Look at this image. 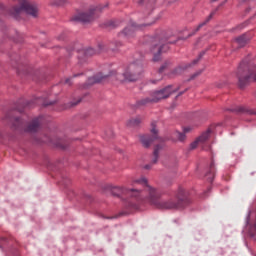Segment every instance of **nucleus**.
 <instances>
[{"label": "nucleus", "instance_id": "nucleus-1", "mask_svg": "<svg viewBox=\"0 0 256 256\" xmlns=\"http://www.w3.org/2000/svg\"><path fill=\"white\" fill-rule=\"evenodd\" d=\"M132 187V189H129L116 186L112 189V195L115 197L126 195L135 199L137 203H150V205H154L158 209H183L186 205H189V197H187V192L183 188H179L176 202L174 199L161 200L159 190L151 187L145 177L133 180Z\"/></svg>", "mask_w": 256, "mask_h": 256}, {"label": "nucleus", "instance_id": "nucleus-2", "mask_svg": "<svg viewBox=\"0 0 256 256\" xmlns=\"http://www.w3.org/2000/svg\"><path fill=\"white\" fill-rule=\"evenodd\" d=\"M141 75H143V63L135 62L130 64L127 70L123 73L111 71L108 77H115L120 83H125V81H137L138 79H141Z\"/></svg>", "mask_w": 256, "mask_h": 256}, {"label": "nucleus", "instance_id": "nucleus-18", "mask_svg": "<svg viewBox=\"0 0 256 256\" xmlns=\"http://www.w3.org/2000/svg\"><path fill=\"white\" fill-rule=\"evenodd\" d=\"M82 55H85V57H93V55H97V53H99V51L93 49V48H88L86 50H83L82 52H80Z\"/></svg>", "mask_w": 256, "mask_h": 256}, {"label": "nucleus", "instance_id": "nucleus-19", "mask_svg": "<svg viewBox=\"0 0 256 256\" xmlns=\"http://www.w3.org/2000/svg\"><path fill=\"white\" fill-rule=\"evenodd\" d=\"M215 15V12H212L209 17L202 23H200L196 29H195V33H197V31H199L202 27H205V25H207L209 23V21H211V19L213 18V16Z\"/></svg>", "mask_w": 256, "mask_h": 256}, {"label": "nucleus", "instance_id": "nucleus-31", "mask_svg": "<svg viewBox=\"0 0 256 256\" xmlns=\"http://www.w3.org/2000/svg\"><path fill=\"white\" fill-rule=\"evenodd\" d=\"M145 169H151V166L146 165V166H145Z\"/></svg>", "mask_w": 256, "mask_h": 256}, {"label": "nucleus", "instance_id": "nucleus-23", "mask_svg": "<svg viewBox=\"0 0 256 256\" xmlns=\"http://www.w3.org/2000/svg\"><path fill=\"white\" fill-rule=\"evenodd\" d=\"M199 75H201V71L194 73V74L191 76V79H195V77H199Z\"/></svg>", "mask_w": 256, "mask_h": 256}, {"label": "nucleus", "instance_id": "nucleus-25", "mask_svg": "<svg viewBox=\"0 0 256 256\" xmlns=\"http://www.w3.org/2000/svg\"><path fill=\"white\" fill-rule=\"evenodd\" d=\"M237 111H238V113H245V108L239 107V108L237 109Z\"/></svg>", "mask_w": 256, "mask_h": 256}, {"label": "nucleus", "instance_id": "nucleus-22", "mask_svg": "<svg viewBox=\"0 0 256 256\" xmlns=\"http://www.w3.org/2000/svg\"><path fill=\"white\" fill-rule=\"evenodd\" d=\"M203 55H205V52L200 53L198 59L193 61V65H196V63H199V60L201 59V57H203Z\"/></svg>", "mask_w": 256, "mask_h": 256}, {"label": "nucleus", "instance_id": "nucleus-5", "mask_svg": "<svg viewBox=\"0 0 256 256\" xmlns=\"http://www.w3.org/2000/svg\"><path fill=\"white\" fill-rule=\"evenodd\" d=\"M27 13V15H31L32 17H37L38 9L37 6L29 0H20V6H14L11 14L14 15V17H17V15H21V13Z\"/></svg>", "mask_w": 256, "mask_h": 256}, {"label": "nucleus", "instance_id": "nucleus-3", "mask_svg": "<svg viewBox=\"0 0 256 256\" xmlns=\"http://www.w3.org/2000/svg\"><path fill=\"white\" fill-rule=\"evenodd\" d=\"M171 93H175L173 86H167L162 90L155 91L151 94L150 97H146L138 101L139 106L149 105V103H159L161 99H167Z\"/></svg>", "mask_w": 256, "mask_h": 256}, {"label": "nucleus", "instance_id": "nucleus-35", "mask_svg": "<svg viewBox=\"0 0 256 256\" xmlns=\"http://www.w3.org/2000/svg\"><path fill=\"white\" fill-rule=\"evenodd\" d=\"M183 92H180V94L179 95H181Z\"/></svg>", "mask_w": 256, "mask_h": 256}, {"label": "nucleus", "instance_id": "nucleus-21", "mask_svg": "<svg viewBox=\"0 0 256 256\" xmlns=\"http://www.w3.org/2000/svg\"><path fill=\"white\" fill-rule=\"evenodd\" d=\"M107 77V76H94L93 78H89V83H101V81H103V79Z\"/></svg>", "mask_w": 256, "mask_h": 256}, {"label": "nucleus", "instance_id": "nucleus-16", "mask_svg": "<svg viewBox=\"0 0 256 256\" xmlns=\"http://www.w3.org/2000/svg\"><path fill=\"white\" fill-rule=\"evenodd\" d=\"M53 145H55L56 147H59L60 149H67V140L63 139V138H58L54 141H52Z\"/></svg>", "mask_w": 256, "mask_h": 256}, {"label": "nucleus", "instance_id": "nucleus-20", "mask_svg": "<svg viewBox=\"0 0 256 256\" xmlns=\"http://www.w3.org/2000/svg\"><path fill=\"white\" fill-rule=\"evenodd\" d=\"M159 151H161V146H156L154 149V158L152 159L153 165L159 161Z\"/></svg>", "mask_w": 256, "mask_h": 256}, {"label": "nucleus", "instance_id": "nucleus-27", "mask_svg": "<svg viewBox=\"0 0 256 256\" xmlns=\"http://www.w3.org/2000/svg\"><path fill=\"white\" fill-rule=\"evenodd\" d=\"M165 65H162L161 67H160V69H159V73L161 74V73H163V71H165Z\"/></svg>", "mask_w": 256, "mask_h": 256}, {"label": "nucleus", "instance_id": "nucleus-6", "mask_svg": "<svg viewBox=\"0 0 256 256\" xmlns=\"http://www.w3.org/2000/svg\"><path fill=\"white\" fill-rule=\"evenodd\" d=\"M103 11L101 6L90 7L88 13H78L71 18V21H78L80 23H91L94 19L99 17V13Z\"/></svg>", "mask_w": 256, "mask_h": 256}, {"label": "nucleus", "instance_id": "nucleus-33", "mask_svg": "<svg viewBox=\"0 0 256 256\" xmlns=\"http://www.w3.org/2000/svg\"><path fill=\"white\" fill-rule=\"evenodd\" d=\"M153 83H157V81H153Z\"/></svg>", "mask_w": 256, "mask_h": 256}, {"label": "nucleus", "instance_id": "nucleus-29", "mask_svg": "<svg viewBox=\"0 0 256 256\" xmlns=\"http://www.w3.org/2000/svg\"><path fill=\"white\" fill-rule=\"evenodd\" d=\"M55 102H49V103H44L45 107L49 106V105H53Z\"/></svg>", "mask_w": 256, "mask_h": 256}, {"label": "nucleus", "instance_id": "nucleus-9", "mask_svg": "<svg viewBox=\"0 0 256 256\" xmlns=\"http://www.w3.org/2000/svg\"><path fill=\"white\" fill-rule=\"evenodd\" d=\"M167 50H169V45L165 43V40H160L158 43H154L151 49L154 55L153 61H159L160 59L159 55H161L162 53H165V51Z\"/></svg>", "mask_w": 256, "mask_h": 256}, {"label": "nucleus", "instance_id": "nucleus-26", "mask_svg": "<svg viewBox=\"0 0 256 256\" xmlns=\"http://www.w3.org/2000/svg\"><path fill=\"white\" fill-rule=\"evenodd\" d=\"M60 2L56 3V5H63L64 3H67V0H59Z\"/></svg>", "mask_w": 256, "mask_h": 256}, {"label": "nucleus", "instance_id": "nucleus-28", "mask_svg": "<svg viewBox=\"0 0 256 256\" xmlns=\"http://www.w3.org/2000/svg\"><path fill=\"white\" fill-rule=\"evenodd\" d=\"M181 71H182V68H177V69L175 70L176 75H178L179 73H181Z\"/></svg>", "mask_w": 256, "mask_h": 256}, {"label": "nucleus", "instance_id": "nucleus-14", "mask_svg": "<svg viewBox=\"0 0 256 256\" xmlns=\"http://www.w3.org/2000/svg\"><path fill=\"white\" fill-rule=\"evenodd\" d=\"M251 38L247 36V34H243L235 39V43L238 47H245L246 43H249Z\"/></svg>", "mask_w": 256, "mask_h": 256}, {"label": "nucleus", "instance_id": "nucleus-7", "mask_svg": "<svg viewBox=\"0 0 256 256\" xmlns=\"http://www.w3.org/2000/svg\"><path fill=\"white\" fill-rule=\"evenodd\" d=\"M253 215V211H250L247 218H246V227L244 229V233L248 235L251 239H253L256 235V213H254V219L251 220V217Z\"/></svg>", "mask_w": 256, "mask_h": 256}, {"label": "nucleus", "instance_id": "nucleus-32", "mask_svg": "<svg viewBox=\"0 0 256 256\" xmlns=\"http://www.w3.org/2000/svg\"><path fill=\"white\" fill-rule=\"evenodd\" d=\"M78 103H81V100H79V101L76 102V103H73L72 105H77Z\"/></svg>", "mask_w": 256, "mask_h": 256}, {"label": "nucleus", "instance_id": "nucleus-8", "mask_svg": "<svg viewBox=\"0 0 256 256\" xmlns=\"http://www.w3.org/2000/svg\"><path fill=\"white\" fill-rule=\"evenodd\" d=\"M151 133H152V136H149V135H142L140 136V141L143 145V147H150L151 144L155 141V139H158V136H157V122H152L151 124Z\"/></svg>", "mask_w": 256, "mask_h": 256}, {"label": "nucleus", "instance_id": "nucleus-11", "mask_svg": "<svg viewBox=\"0 0 256 256\" xmlns=\"http://www.w3.org/2000/svg\"><path fill=\"white\" fill-rule=\"evenodd\" d=\"M211 135V129H208L207 132L202 133L200 137H198L194 142L190 144V149H197L199 147L200 143H205L207 139H209Z\"/></svg>", "mask_w": 256, "mask_h": 256}, {"label": "nucleus", "instance_id": "nucleus-17", "mask_svg": "<svg viewBox=\"0 0 256 256\" xmlns=\"http://www.w3.org/2000/svg\"><path fill=\"white\" fill-rule=\"evenodd\" d=\"M141 124V117L132 118L127 122L128 127H138Z\"/></svg>", "mask_w": 256, "mask_h": 256}, {"label": "nucleus", "instance_id": "nucleus-13", "mask_svg": "<svg viewBox=\"0 0 256 256\" xmlns=\"http://www.w3.org/2000/svg\"><path fill=\"white\" fill-rule=\"evenodd\" d=\"M186 133H191V127H184L183 132L176 131L174 135L177 137L178 141H185V139H187Z\"/></svg>", "mask_w": 256, "mask_h": 256}, {"label": "nucleus", "instance_id": "nucleus-12", "mask_svg": "<svg viewBox=\"0 0 256 256\" xmlns=\"http://www.w3.org/2000/svg\"><path fill=\"white\" fill-rule=\"evenodd\" d=\"M40 127H41V118H35L27 126L26 131H28V133H37Z\"/></svg>", "mask_w": 256, "mask_h": 256}, {"label": "nucleus", "instance_id": "nucleus-4", "mask_svg": "<svg viewBox=\"0 0 256 256\" xmlns=\"http://www.w3.org/2000/svg\"><path fill=\"white\" fill-rule=\"evenodd\" d=\"M249 69V65L247 62L242 61L238 67V85L241 89L247 85V83H251V81H256V67L248 70V75L243 76L242 73H245Z\"/></svg>", "mask_w": 256, "mask_h": 256}, {"label": "nucleus", "instance_id": "nucleus-30", "mask_svg": "<svg viewBox=\"0 0 256 256\" xmlns=\"http://www.w3.org/2000/svg\"><path fill=\"white\" fill-rule=\"evenodd\" d=\"M153 23H155V21H154V22L147 23V24H142V25H145V27H147V26H149V25H153Z\"/></svg>", "mask_w": 256, "mask_h": 256}, {"label": "nucleus", "instance_id": "nucleus-24", "mask_svg": "<svg viewBox=\"0 0 256 256\" xmlns=\"http://www.w3.org/2000/svg\"><path fill=\"white\" fill-rule=\"evenodd\" d=\"M64 85H71V78H66L64 81Z\"/></svg>", "mask_w": 256, "mask_h": 256}, {"label": "nucleus", "instance_id": "nucleus-34", "mask_svg": "<svg viewBox=\"0 0 256 256\" xmlns=\"http://www.w3.org/2000/svg\"><path fill=\"white\" fill-rule=\"evenodd\" d=\"M213 2L217 1V0H212Z\"/></svg>", "mask_w": 256, "mask_h": 256}, {"label": "nucleus", "instance_id": "nucleus-10", "mask_svg": "<svg viewBox=\"0 0 256 256\" xmlns=\"http://www.w3.org/2000/svg\"><path fill=\"white\" fill-rule=\"evenodd\" d=\"M137 29H141V25L137 26L135 23L130 22V24L119 35L120 37H127L129 39V37H133Z\"/></svg>", "mask_w": 256, "mask_h": 256}, {"label": "nucleus", "instance_id": "nucleus-15", "mask_svg": "<svg viewBox=\"0 0 256 256\" xmlns=\"http://www.w3.org/2000/svg\"><path fill=\"white\" fill-rule=\"evenodd\" d=\"M206 177L210 183H213V179L215 178V163L211 162L209 171L206 173Z\"/></svg>", "mask_w": 256, "mask_h": 256}]
</instances>
